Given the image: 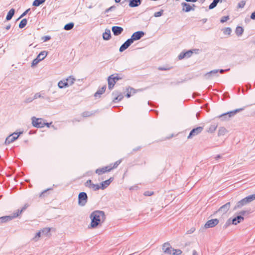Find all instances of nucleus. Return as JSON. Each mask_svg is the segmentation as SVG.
I'll return each instance as SVG.
<instances>
[{
	"mask_svg": "<svg viewBox=\"0 0 255 255\" xmlns=\"http://www.w3.org/2000/svg\"><path fill=\"white\" fill-rule=\"evenodd\" d=\"M90 218L91 223L89 228L94 229L105 222L106 220L105 213L103 211L95 210L91 213Z\"/></svg>",
	"mask_w": 255,
	"mask_h": 255,
	"instance_id": "1",
	"label": "nucleus"
},
{
	"mask_svg": "<svg viewBox=\"0 0 255 255\" xmlns=\"http://www.w3.org/2000/svg\"><path fill=\"white\" fill-rule=\"evenodd\" d=\"M254 200H255V194L249 195L238 201L233 208V210L235 211L237 209L241 208L244 205L251 202Z\"/></svg>",
	"mask_w": 255,
	"mask_h": 255,
	"instance_id": "2",
	"label": "nucleus"
},
{
	"mask_svg": "<svg viewBox=\"0 0 255 255\" xmlns=\"http://www.w3.org/2000/svg\"><path fill=\"white\" fill-rule=\"evenodd\" d=\"M244 108L237 109L235 110L228 112L227 113L222 114V115L217 117V118L221 119L222 121H226L229 120L231 117L234 116L238 112L242 111Z\"/></svg>",
	"mask_w": 255,
	"mask_h": 255,
	"instance_id": "3",
	"label": "nucleus"
},
{
	"mask_svg": "<svg viewBox=\"0 0 255 255\" xmlns=\"http://www.w3.org/2000/svg\"><path fill=\"white\" fill-rule=\"evenodd\" d=\"M23 131L19 132H14L9 135H8L5 139L4 143L5 145H8L15 140H16L19 137V136L22 134Z\"/></svg>",
	"mask_w": 255,
	"mask_h": 255,
	"instance_id": "4",
	"label": "nucleus"
},
{
	"mask_svg": "<svg viewBox=\"0 0 255 255\" xmlns=\"http://www.w3.org/2000/svg\"><path fill=\"white\" fill-rule=\"evenodd\" d=\"M88 197L85 192L79 193L78 196V205L80 206H84L87 203Z\"/></svg>",
	"mask_w": 255,
	"mask_h": 255,
	"instance_id": "5",
	"label": "nucleus"
},
{
	"mask_svg": "<svg viewBox=\"0 0 255 255\" xmlns=\"http://www.w3.org/2000/svg\"><path fill=\"white\" fill-rule=\"evenodd\" d=\"M233 201L232 202H227L225 204L223 205L214 213V214L218 213H221L222 215L225 214L229 210L231 205Z\"/></svg>",
	"mask_w": 255,
	"mask_h": 255,
	"instance_id": "6",
	"label": "nucleus"
},
{
	"mask_svg": "<svg viewBox=\"0 0 255 255\" xmlns=\"http://www.w3.org/2000/svg\"><path fill=\"white\" fill-rule=\"evenodd\" d=\"M32 125L33 127L37 128H41L44 127V122L41 118H36L33 117L31 118Z\"/></svg>",
	"mask_w": 255,
	"mask_h": 255,
	"instance_id": "7",
	"label": "nucleus"
},
{
	"mask_svg": "<svg viewBox=\"0 0 255 255\" xmlns=\"http://www.w3.org/2000/svg\"><path fill=\"white\" fill-rule=\"evenodd\" d=\"M41 98L48 102H51L50 96L47 95L45 91H41L38 93H36L34 95V99Z\"/></svg>",
	"mask_w": 255,
	"mask_h": 255,
	"instance_id": "8",
	"label": "nucleus"
},
{
	"mask_svg": "<svg viewBox=\"0 0 255 255\" xmlns=\"http://www.w3.org/2000/svg\"><path fill=\"white\" fill-rule=\"evenodd\" d=\"M203 130V127H198L196 128H193L190 132L187 138L188 139L192 138L193 136L198 135L201 133Z\"/></svg>",
	"mask_w": 255,
	"mask_h": 255,
	"instance_id": "9",
	"label": "nucleus"
},
{
	"mask_svg": "<svg viewBox=\"0 0 255 255\" xmlns=\"http://www.w3.org/2000/svg\"><path fill=\"white\" fill-rule=\"evenodd\" d=\"M112 95L114 96V98L113 100V102L114 103H118L119 102L122 101L124 98L123 94L117 91L113 92Z\"/></svg>",
	"mask_w": 255,
	"mask_h": 255,
	"instance_id": "10",
	"label": "nucleus"
},
{
	"mask_svg": "<svg viewBox=\"0 0 255 255\" xmlns=\"http://www.w3.org/2000/svg\"><path fill=\"white\" fill-rule=\"evenodd\" d=\"M84 185L89 188L93 189L94 191H97L100 189V185L98 184H94L90 179L88 180L84 184Z\"/></svg>",
	"mask_w": 255,
	"mask_h": 255,
	"instance_id": "11",
	"label": "nucleus"
},
{
	"mask_svg": "<svg viewBox=\"0 0 255 255\" xmlns=\"http://www.w3.org/2000/svg\"><path fill=\"white\" fill-rule=\"evenodd\" d=\"M173 249L168 242L163 244L162 247L163 253L168 255H172Z\"/></svg>",
	"mask_w": 255,
	"mask_h": 255,
	"instance_id": "12",
	"label": "nucleus"
},
{
	"mask_svg": "<svg viewBox=\"0 0 255 255\" xmlns=\"http://www.w3.org/2000/svg\"><path fill=\"white\" fill-rule=\"evenodd\" d=\"M219 222L217 219H214L208 220L204 225L206 229L213 228L215 227Z\"/></svg>",
	"mask_w": 255,
	"mask_h": 255,
	"instance_id": "13",
	"label": "nucleus"
},
{
	"mask_svg": "<svg viewBox=\"0 0 255 255\" xmlns=\"http://www.w3.org/2000/svg\"><path fill=\"white\" fill-rule=\"evenodd\" d=\"M74 81H59L58 86L59 88L62 89L71 86L74 84Z\"/></svg>",
	"mask_w": 255,
	"mask_h": 255,
	"instance_id": "14",
	"label": "nucleus"
},
{
	"mask_svg": "<svg viewBox=\"0 0 255 255\" xmlns=\"http://www.w3.org/2000/svg\"><path fill=\"white\" fill-rule=\"evenodd\" d=\"M16 217H17V214L14 216L13 213L10 215L1 217H0V224L8 222Z\"/></svg>",
	"mask_w": 255,
	"mask_h": 255,
	"instance_id": "15",
	"label": "nucleus"
},
{
	"mask_svg": "<svg viewBox=\"0 0 255 255\" xmlns=\"http://www.w3.org/2000/svg\"><path fill=\"white\" fill-rule=\"evenodd\" d=\"M146 89H147V88H145L144 89H138L135 90L134 88L129 87L128 88H127V89H126L127 94H126V96L128 98H130L131 96V95H132L133 94L136 93V91H143Z\"/></svg>",
	"mask_w": 255,
	"mask_h": 255,
	"instance_id": "16",
	"label": "nucleus"
},
{
	"mask_svg": "<svg viewBox=\"0 0 255 255\" xmlns=\"http://www.w3.org/2000/svg\"><path fill=\"white\" fill-rule=\"evenodd\" d=\"M112 170V168H111V166L108 165L102 168H98L96 170V173L98 175H101L107 172H110Z\"/></svg>",
	"mask_w": 255,
	"mask_h": 255,
	"instance_id": "17",
	"label": "nucleus"
},
{
	"mask_svg": "<svg viewBox=\"0 0 255 255\" xmlns=\"http://www.w3.org/2000/svg\"><path fill=\"white\" fill-rule=\"evenodd\" d=\"M107 88V85H104L102 87L99 88L97 91L94 94V97L96 99L100 98L101 95L104 94Z\"/></svg>",
	"mask_w": 255,
	"mask_h": 255,
	"instance_id": "18",
	"label": "nucleus"
},
{
	"mask_svg": "<svg viewBox=\"0 0 255 255\" xmlns=\"http://www.w3.org/2000/svg\"><path fill=\"white\" fill-rule=\"evenodd\" d=\"M144 33L142 31H137L133 33L130 39L133 42L134 40H137L140 39L143 35Z\"/></svg>",
	"mask_w": 255,
	"mask_h": 255,
	"instance_id": "19",
	"label": "nucleus"
},
{
	"mask_svg": "<svg viewBox=\"0 0 255 255\" xmlns=\"http://www.w3.org/2000/svg\"><path fill=\"white\" fill-rule=\"evenodd\" d=\"M133 42L130 39H128L120 48V51L122 52L127 49Z\"/></svg>",
	"mask_w": 255,
	"mask_h": 255,
	"instance_id": "20",
	"label": "nucleus"
},
{
	"mask_svg": "<svg viewBox=\"0 0 255 255\" xmlns=\"http://www.w3.org/2000/svg\"><path fill=\"white\" fill-rule=\"evenodd\" d=\"M182 5L183 6V10L185 12H189L191 10L194 9L195 5L192 4V5L186 3H182Z\"/></svg>",
	"mask_w": 255,
	"mask_h": 255,
	"instance_id": "21",
	"label": "nucleus"
},
{
	"mask_svg": "<svg viewBox=\"0 0 255 255\" xmlns=\"http://www.w3.org/2000/svg\"><path fill=\"white\" fill-rule=\"evenodd\" d=\"M244 220V218L243 216L241 215H238L232 220V224L235 225H237L238 224L240 223Z\"/></svg>",
	"mask_w": 255,
	"mask_h": 255,
	"instance_id": "22",
	"label": "nucleus"
},
{
	"mask_svg": "<svg viewBox=\"0 0 255 255\" xmlns=\"http://www.w3.org/2000/svg\"><path fill=\"white\" fill-rule=\"evenodd\" d=\"M193 51L192 50H188L184 53H180L178 56L179 59H182L185 57H190L191 56Z\"/></svg>",
	"mask_w": 255,
	"mask_h": 255,
	"instance_id": "23",
	"label": "nucleus"
},
{
	"mask_svg": "<svg viewBox=\"0 0 255 255\" xmlns=\"http://www.w3.org/2000/svg\"><path fill=\"white\" fill-rule=\"evenodd\" d=\"M112 31L115 35H119L123 31V28L120 26H113L112 28Z\"/></svg>",
	"mask_w": 255,
	"mask_h": 255,
	"instance_id": "24",
	"label": "nucleus"
},
{
	"mask_svg": "<svg viewBox=\"0 0 255 255\" xmlns=\"http://www.w3.org/2000/svg\"><path fill=\"white\" fill-rule=\"evenodd\" d=\"M111 36V31L109 29H106L105 32L103 34V38L105 40H109L110 39Z\"/></svg>",
	"mask_w": 255,
	"mask_h": 255,
	"instance_id": "25",
	"label": "nucleus"
},
{
	"mask_svg": "<svg viewBox=\"0 0 255 255\" xmlns=\"http://www.w3.org/2000/svg\"><path fill=\"white\" fill-rule=\"evenodd\" d=\"M140 3V0H130L129 5L130 7H135L139 5Z\"/></svg>",
	"mask_w": 255,
	"mask_h": 255,
	"instance_id": "26",
	"label": "nucleus"
},
{
	"mask_svg": "<svg viewBox=\"0 0 255 255\" xmlns=\"http://www.w3.org/2000/svg\"><path fill=\"white\" fill-rule=\"evenodd\" d=\"M47 55V52L45 51H41L37 56V58L41 61L43 60Z\"/></svg>",
	"mask_w": 255,
	"mask_h": 255,
	"instance_id": "27",
	"label": "nucleus"
},
{
	"mask_svg": "<svg viewBox=\"0 0 255 255\" xmlns=\"http://www.w3.org/2000/svg\"><path fill=\"white\" fill-rule=\"evenodd\" d=\"M14 9L13 8L11 9L8 12L6 19L7 20H9L11 19L14 14Z\"/></svg>",
	"mask_w": 255,
	"mask_h": 255,
	"instance_id": "28",
	"label": "nucleus"
},
{
	"mask_svg": "<svg viewBox=\"0 0 255 255\" xmlns=\"http://www.w3.org/2000/svg\"><path fill=\"white\" fill-rule=\"evenodd\" d=\"M122 78V77H120L119 74H115L110 76L108 80H120Z\"/></svg>",
	"mask_w": 255,
	"mask_h": 255,
	"instance_id": "29",
	"label": "nucleus"
},
{
	"mask_svg": "<svg viewBox=\"0 0 255 255\" xmlns=\"http://www.w3.org/2000/svg\"><path fill=\"white\" fill-rule=\"evenodd\" d=\"M50 230L51 229L50 228H45L40 230V231L41 232L42 236H47Z\"/></svg>",
	"mask_w": 255,
	"mask_h": 255,
	"instance_id": "30",
	"label": "nucleus"
},
{
	"mask_svg": "<svg viewBox=\"0 0 255 255\" xmlns=\"http://www.w3.org/2000/svg\"><path fill=\"white\" fill-rule=\"evenodd\" d=\"M101 186H100V189H105V188H106L109 185H110V183H109V181H108V180H105L102 182L100 184Z\"/></svg>",
	"mask_w": 255,
	"mask_h": 255,
	"instance_id": "31",
	"label": "nucleus"
},
{
	"mask_svg": "<svg viewBox=\"0 0 255 255\" xmlns=\"http://www.w3.org/2000/svg\"><path fill=\"white\" fill-rule=\"evenodd\" d=\"M27 207L26 205H25L20 210L18 209L15 212L13 213V215L16 216L17 214V217Z\"/></svg>",
	"mask_w": 255,
	"mask_h": 255,
	"instance_id": "32",
	"label": "nucleus"
},
{
	"mask_svg": "<svg viewBox=\"0 0 255 255\" xmlns=\"http://www.w3.org/2000/svg\"><path fill=\"white\" fill-rule=\"evenodd\" d=\"M244 32V29L241 26H238L236 29V33L238 36H241Z\"/></svg>",
	"mask_w": 255,
	"mask_h": 255,
	"instance_id": "33",
	"label": "nucleus"
},
{
	"mask_svg": "<svg viewBox=\"0 0 255 255\" xmlns=\"http://www.w3.org/2000/svg\"><path fill=\"white\" fill-rule=\"evenodd\" d=\"M227 132V129L224 127H221L218 130V135H224Z\"/></svg>",
	"mask_w": 255,
	"mask_h": 255,
	"instance_id": "34",
	"label": "nucleus"
},
{
	"mask_svg": "<svg viewBox=\"0 0 255 255\" xmlns=\"http://www.w3.org/2000/svg\"><path fill=\"white\" fill-rule=\"evenodd\" d=\"M118 81H108L109 89L111 90Z\"/></svg>",
	"mask_w": 255,
	"mask_h": 255,
	"instance_id": "35",
	"label": "nucleus"
},
{
	"mask_svg": "<svg viewBox=\"0 0 255 255\" xmlns=\"http://www.w3.org/2000/svg\"><path fill=\"white\" fill-rule=\"evenodd\" d=\"M45 0H34L33 2V5L38 6L41 4L44 3Z\"/></svg>",
	"mask_w": 255,
	"mask_h": 255,
	"instance_id": "36",
	"label": "nucleus"
},
{
	"mask_svg": "<svg viewBox=\"0 0 255 255\" xmlns=\"http://www.w3.org/2000/svg\"><path fill=\"white\" fill-rule=\"evenodd\" d=\"M223 33L225 35L229 36L232 32V30L229 27H226L223 29Z\"/></svg>",
	"mask_w": 255,
	"mask_h": 255,
	"instance_id": "37",
	"label": "nucleus"
},
{
	"mask_svg": "<svg viewBox=\"0 0 255 255\" xmlns=\"http://www.w3.org/2000/svg\"><path fill=\"white\" fill-rule=\"evenodd\" d=\"M27 22V21L26 19L24 18V19H22L19 24V27L20 28H23L26 25Z\"/></svg>",
	"mask_w": 255,
	"mask_h": 255,
	"instance_id": "38",
	"label": "nucleus"
},
{
	"mask_svg": "<svg viewBox=\"0 0 255 255\" xmlns=\"http://www.w3.org/2000/svg\"><path fill=\"white\" fill-rule=\"evenodd\" d=\"M53 189L52 188H48L45 190H44L43 192H42L40 195H39V197H45V196H46L48 194V191H49V190H52Z\"/></svg>",
	"mask_w": 255,
	"mask_h": 255,
	"instance_id": "39",
	"label": "nucleus"
},
{
	"mask_svg": "<svg viewBox=\"0 0 255 255\" xmlns=\"http://www.w3.org/2000/svg\"><path fill=\"white\" fill-rule=\"evenodd\" d=\"M217 128V126L216 125H212L210 126L208 131L211 133L214 132Z\"/></svg>",
	"mask_w": 255,
	"mask_h": 255,
	"instance_id": "40",
	"label": "nucleus"
},
{
	"mask_svg": "<svg viewBox=\"0 0 255 255\" xmlns=\"http://www.w3.org/2000/svg\"><path fill=\"white\" fill-rule=\"evenodd\" d=\"M74 26V23L71 22V23H69L67 24H66L65 26H64V29L66 30H69L70 29H71Z\"/></svg>",
	"mask_w": 255,
	"mask_h": 255,
	"instance_id": "41",
	"label": "nucleus"
},
{
	"mask_svg": "<svg viewBox=\"0 0 255 255\" xmlns=\"http://www.w3.org/2000/svg\"><path fill=\"white\" fill-rule=\"evenodd\" d=\"M122 160H119L117 161H116L113 165H112V164H111L110 165H109L110 166H111V168H112V169H114V168H116L118 167V166L121 163Z\"/></svg>",
	"mask_w": 255,
	"mask_h": 255,
	"instance_id": "42",
	"label": "nucleus"
},
{
	"mask_svg": "<svg viewBox=\"0 0 255 255\" xmlns=\"http://www.w3.org/2000/svg\"><path fill=\"white\" fill-rule=\"evenodd\" d=\"M219 2V0H214L210 4L209 6V9H212L214 8Z\"/></svg>",
	"mask_w": 255,
	"mask_h": 255,
	"instance_id": "43",
	"label": "nucleus"
},
{
	"mask_svg": "<svg viewBox=\"0 0 255 255\" xmlns=\"http://www.w3.org/2000/svg\"><path fill=\"white\" fill-rule=\"evenodd\" d=\"M182 253V251L179 249H173L172 255H180Z\"/></svg>",
	"mask_w": 255,
	"mask_h": 255,
	"instance_id": "44",
	"label": "nucleus"
},
{
	"mask_svg": "<svg viewBox=\"0 0 255 255\" xmlns=\"http://www.w3.org/2000/svg\"><path fill=\"white\" fill-rule=\"evenodd\" d=\"M40 61L36 57V58L34 59L32 63H31V66L33 67V66H35L36 65H37L39 62H40Z\"/></svg>",
	"mask_w": 255,
	"mask_h": 255,
	"instance_id": "45",
	"label": "nucleus"
},
{
	"mask_svg": "<svg viewBox=\"0 0 255 255\" xmlns=\"http://www.w3.org/2000/svg\"><path fill=\"white\" fill-rule=\"evenodd\" d=\"M245 4H246V1L242 0L238 3V7L239 8H243L245 6Z\"/></svg>",
	"mask_w": 255,
	"mask_h": 255,
	"instance_id": "46",
	"label": "nucleus"
},
{
	"mask_svg": "<svg viewBox=\"0 0 255 255\" xmlns=\"http://www.w3.org/2000/svg\"><path fill=\"white\" fill-rule=\"evenodd\" d=\"M92 115V114L90 113L89 112H88V111L84 112L82 114V116L83 117H90Z\"/></svg>",
	"mask_w": 255,
	"mask_h": 255,
	"instance_id": "47",
	"label": "nucleus"
},
{
	"mask_svg": "<svg viewBox=\"0 0 255 255\" xmlns=\"http://www.w3.org/2000/svg\"><path fill=\"white\" fill-rule=\"evenodd\" d=\"M154 192L153 191H146L144 193V195L146 196H150L153 194Z\"/></svg>",
	"mask_w": 255,
	"mask_h": 255,
	"instance_id": "48",
	"label": "nucleus"
},
{
	"mask_svg": "<svg viewBox=\"0 0 255 255\" xmlns=\"http://www.w3.org/2000/svg\"><path fill=\"white\" fill-rule=\"evenodd\" d=\"M163 10H161L160 11H158V12H155L154 14V16L155 17H159V16H160L162 14H163Z\"/></svg>",
	"mask_w": 255,
	"mask_h": 255,
	"instance_id": "49",
	"label": "nucleus"
},
{
	"mask_svg": "<svg viewBox=\"0 0 255 255\" xmlns=\"http://www.w3.org/2000/svg\"><path fill=\"white\" fill-rule=\"evenodd\" d=\"M232 224V222H231V219H229L224 225L223 228L226 229L230 225Z\"/></svg>",
	"mask_w": 255,
	"mask_h": 255,
	"instance_id": "50",
	"label": "nucleus"
},
{
	"mask_svg": "<svg viewBox=\"0 0 255 255\" xmlns=\"http://www.w3.org/2000/svg\"><path fill=\"white\" fill-rule=\"evenodd\" d=\"M35 99H34V97L33 98H31V97H29V98H26L25 100V101L24 102L25 103H30L31 102H32L34 100H35Z\"/></svg>",
	"mask_w": 255,
	"mask_h": 255,
	"instance_id": "51",
	"label": "nucleus"
},
{
	"mask_svg": "<svg viewBox=\"0 0 255 255\" xmlns=\"http://www.w3.org/2000/svg\"><path fill=\"white\" fill-rule=\"evenodd\" d=\"M229 16H224V17H223L221 18V19L220 21H221V22H222V23H224V22H225V21H226L227 20H228L229 19Z\"/></svg>",
	"mask_w": 255,
	"mask_h": 255,
	"instance_id": "52",
	"label": "nucleus"
},
{
	"mask_svg": "<svg viewBox=\"0 0 255 255\" xmlns=\"http://www.w3.org/2000/svg\"><path fill=\"white\" fill-rule=\"evenodd\" d=\"M51 38L50 36H45L42 37V39L43 40V42H45L46 41L49 40Z\"/></svg>",
	"mask_w": 255,
	"mask_h": 255,
	"instance_id": "53",
	"label": "nucleus"
},
{
	"mask_svg": "<svg viewBox=\"0 0 255 255\" xmlns=\"http://www.w3.org/2000/svg\"><path fill=\"white\" fill-rule=\"evenodd\" d=\"M195 229L194 228H192L191 229H190L189 230H188L186 234H192L193 233L194 231H195Z\"/></svg>",
	"mask_w": 255,
	"mask_h": 255,
	"instance_id": "54",
	"label": "nucleus"
},
{
	"mask_svg": "<svg viewBox=\"0 0 255 255\" xmlns=\"http://www.w3.org/2000/svg\"><path fill=\"white\" fill-rule=\"evenodd\" d=\"M252 19L255 20V11L252 12L250 16Z\"/></svg>",
	"mask_w": 255,
	"mask_h": 255,
	"instance_id": "55",
	"label": "nucleus"
},
{
	"mask_svg": "<svg viewBox=\"0 0 255 255\" xmlns=\"http://www.w3.org/2000/svg\"><path fill=\"white\" fill-rule=\"evenodd\" d=\"M41 236H42L41 232L40 231H39L38 233H36L35 238H37V237L39 238V237H41Z\"/></svg>",
	"mask_w": 255,
	"mask_h": 255,
	"instance_id": "56",
	"label": "nucleus"
},
{
	"mask_svg": "<svg viewBox=\"0 0 255 255\" xmlns=\"http://www.w3.org/2000/svg\"><path fill=\"white\" fill-rule=\"evenodd\" d=\"M183 81H178V82H177L176 83H173V82H172L171 83V85H179L180 83H182Z\"/></svg>",
	"mask_w": 255,
	"mask_h": 255,
	"instance_id": "57",
	"label": "nucleus"
},
{
	"mask_svg": "<svg viewBox=\"0 0 255 255\" xmlns=\"http://www.w3.org/2000/svg\"><path fill=\"white\" fill-rule=\"evenodd\" d=\"M29 10V9H27L26 11H25L20 16V18L24 16L28 12V11Z\"/></svg>",
	"mask_w": 255,
	"mask_h": 255,
	"instance_id": "58",
	"label": "nucleus"
},
{
	"mask_svg": "<svg viewBox=\"0 0 255 255\" xmlns=\"http://www.w3.org/2000/svg\"><path fill=\"white\" fill-rule=\"evenodd\" d=\"M141 146H138V147H136L135 148H133V151H137V150H140L141 149Z\"/></svg>",
	"mask_w": 255,
	"mask_h": 255,
	"instance_id": "59",
	"label": "nucleus"
},
{
	"mask_svg": "<svg viewBox=\"0 0 255 255\" xmlns=\"http://www.w3.org/2000/svg\"><path fill=\"white\" fill-rule=\"evenodd\" d=\"M114 177H110L109 179H108V181H109V183H110V184H111V183L114 180Z\"/></svg>",
	"mask_w": 255,
	"mask_h": 255,
	"instance_id": "60",
	"label": "nucleus"
},
{
	"mask_svg": "<svg viewBox=\"0 0 255 255\" xmlns=\"http://www.w3.org/2000/svg\"><path fill=\"white\" fill-rule=\"evenodd\" d=\"M114 177H110L109 179H108V181H109V183H110V184H111V183L114 180Z\"/></svg>",
	"mask_w": 255,
	"mask_h": 255,
	"instance_id": "61",
	"label": "nucleus"
},
{
	"mask_svg": "<svg viewBox=\"0 0 255 255\" xmlns=\"http://www.w3.org/2000/svg\"><path fill=\"white\" fill-rule=\"evenodd\" d=\"M51 123H44V126H46L47 127L49 128Z\"/></svg>",
	"mask_w": 255,
	"mask_h": 255,
	"instance_id": "62",
	"label": "nucleus"
},
{
	"mask_svg": "<svg viewBox=\"0 0 255 255\" xmlns=\"http://www.w3.org/2000/svg\"><path fill=\"white\" fill-rule=\"evenodd\" d=\"M246 212L245 211H242L240 213V214L241 215V216H244V215L245 214Z\"/></svg>",
	"mask_w": 255,
	"mask_h": 255,
	"instance_id": "63",
	"label": "nucleus"
},
{
	"mask_svg": "<svg viewBox=\"0 0 255 255\" xmlns=\"http://www.w3.org/2000/svg\"><path fill=\"white\" fill-rule=\"evenodd\" d=\"M192 255H198L197 252L195 250L193 251Z\"/></svg>",
	"mask_w": 255,
	"mask_h": 255,
	"instance_id": "64",
	"label": "nucleus"
}]
</instances>
